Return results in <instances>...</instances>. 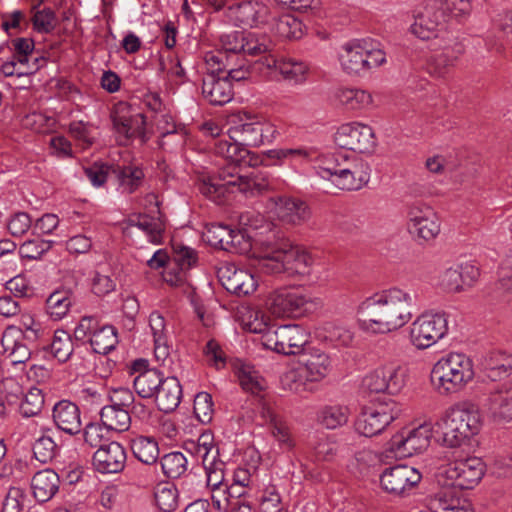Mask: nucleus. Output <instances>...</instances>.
<instances>
[{"label":"nucleus","mask_w":512,"mask_h":512,"mask_svg":"<svg viewBox=\"0 0 512 512\" xmlns=\"http://www.w3.org/2000/svg\"><path fill=\"white\" fill-rule=\"evenodd\" d=\"M131 225L142 231L148 242L159 245L163 242L165 225L160 218L139 215L130 220Z\"/></svg>","instance_id":"obj_45"},{"label":"nucleus","mask_w":512,"mask_h":512,"mask_svg":"<svg viewBox=\"0 0 512 512\" xmlns=\"http://www.w3.org/2000/svg\"><path fill=\"white\" fill-rule=\"evenodd\" d=\"M218 275L223 287L238 296L252 294L258 287V281L251 272L234 265L222 267Z\"/></svg>","instance_id":"obj_26"},{"label":"nucleus","mask_w":512,"mask_h":512,"mask_svg":"<svg viewBox=\"0 0 512 512\" xmlns=\"http://www.w3.org/2000/svg\"><path fill=\"white\" fill-rule=\"evenodd\" d=\"M100 419L102 425L108 430L123 432L129 429L131 424V416L129 410L106 405L100 411Z\"/></svg>","instance_id":"obj_41"},{"label":"nucleus","mask_w":512,"mask_h":512,"mask_svg":"<svg viewBox=\"0 0 512 512\" xmlns=\"http://www.w3.org/2000/svg\"><path fill=\"white\" fill-rule=\"evenodd\" d=\"M182 387L176 377H166L157 394L153 397L159 410L169 413L180 404Z\"/></svg>","instance_id":"obj_38"},{"label":"nucleus","mask_w":512,"mask_h":512,"mask_svg":"<svg viewBox=\"0 0 512 512\" xmlns=\"http://www.w3.org/2000/svg\"><path fill=\"white\" fill-rule=\"evenodd\" d=\"M483 369L487 378L498 381L512 374V355L493 352L483 361Z\"/></svg>","instance_id":"obj_39"},{"label":"nucleus","mask_w":512,"mask_h":512,"mask_svg":"<svg viewBox=\"0 0 512 512\" xmlns=\"http://www.w3.org/2000/svg\"><path fill=\"white\" fill-rule=\"evenodd\" d=\"M118 190L121 193H133L143 183L144 172L141 167L137 165L118 166L115 169Z\"/></svg>","instance_id":"obj_43"},{"label":"nucleus","mask_w":512,"mask_h":512,"mask_svg":"<svg viewBox=\"0 0 512 512\" xmlns=\"http://www.w3.org/2000/svg\"><path fill=\"white\" fill-rule=\"evenodd\" d=\"M431 512H473L470 505L456 496L455 491L446 487L429 499Z\"/></svg>","instance_id":"obj_37"},{"label":"nucleus","mask_w":512,"mask_h":512,"mask_svg":"<svg viewBox=\"0 0 512 512\" xmlns=\"http://www.w3.org/2000/svg\"><path fill=\"white\" fill-rule=\"evenodd\" d=\"M215 153L228 164L227 168L219 170L216 176L203 177L199 190L212 201L218 202L226 193L236 191L245 196H256L270 187L266 173L253 170L249 174H241L239 166L252 165L250 150L242 141H233L229 137L215 143Z\"/></svg>","instance_id":"obj_1"},{"label":"nucleus","mask_w":512,"mask_h":512,"mask_svg":"<svg viewBox=\"0 0 512 512\" xmlns=\"http://www.w3.org/2000/svg\"><path fill=\"white\" fill-rule=\"evenodd\" d=\"M178 491L187 499H201L200 497L206 492L204 477L197 472L186 474L179 483Z\"/></svg>","instance_id":"obj_53"},{"label":"nucleus","mask_w":512,"mask_h":512,"mask_svg":"<svg viewBox=\"0 0 512 512\" xmlns=\"http://www.w3.org/2000/svg\"><path fill=\"white\" fill-rule=\"evenodd\" d=\"M407 218L409 232L420 239L433 240L440 233L439 218L427 204L413 203L408 209Z\"/></svg>","instance_id":"obj_21"},{"label":"nucleus","mask_w":512,"mask_h":512,"mask_svg":"<svg viewBox=\"0 0 512 512\" xmlns=\"http://www.w3.org/2000/svg\"><path fill=\"white\" fill-rule=\"evenodd\" d=\"M228 134L231 140L242 141L246 147H258L272 143L278 130L267 118L245 114L244 118L229 127Z\"/></svg>","instance_id":"obj_12"},{"label":"nucleus","mask_w":512,"mask_h":512,"mask_svg":"<svg viewBox=\"0 0 512 512\" xmlns=\"http://www.w3.org/2000/svg\"><path fill=\"white\" fill-rule=\"evenodd\" d=\"M4 386L7 392V402L17 404L23 417H33L41 412L44 405V396L41 389L32 386L24 392L19 383L13 378L6 379Z\"/></svg>","instance_id":"obj_22"},{"label":"nucleus","mask_w":512,"mask_h":512,"mask_svg":"<svg viewBox=\"0 0 512 512\" xmlns=\"http://www.w3.org/2000/svg\"><path fill=\"white\" fill-rule=\"evenodd\" d=\"M334 142L340 148L366 153L374 148L375 135L369 125L359 122L346 123L337 129Z\"/></svg>","instance_id":"obj_19"},{"label":"nucleus","mask_w":512,"mask_h":512,"mask_svg":"<svg viewBox=\"0 0 512 512\" xmlns=\"http://www.w3.org/2000/svg\"><path fill=\"white\" fill-rule=\"evenodd\" d=\"M482 407L496 423L512 421V381L491 387L482 399Z\"/></svg>","instance_id":"obj_18"},{"label":"nucleus","mask_w":512,"mask_h":512,"mask_svg":"<svg viewBox=\"0 0 512 512\" xmlns=\"http://www.w3.org/2000/svg\"><path fill=\"white\" fill-rule=\"evenodd\" d=\"M236 374L244 390L259 394L267 388V381L252 365L241 363L236 367Z\"/></svg>","instance_id":"obj_42"},{"label":"nucleus","mask_w":512,"mask_h":512,"mask_svg":"<svg viewBox=\"0 0 512 512\" xmlns=\"http://www.w3.org/2000/svg\"><path fill=\"white\" fill-rule=\"evenodd\" d=\"M69 131L81 149L89 148L96 139L94 128L82 121L72 122Z\"/></svg>","instance_id":"obj_62"},{"label":"nucleus","mask_w":512,"mask_h":512,"mask_svg":"<svg viewBox=\"0 0 512 512\" xmlns=\"http://www.w3.org/2000/svg\"><path fill=\"white\" fill-rule=\"evenodd\" d=\"M485 464L478 457L453 459L437 472L438 482L445 487L471 489L484 476Z\"/></svg>","instance_id":"obj_10"},{"label":"nucleus","mask_w":512,"mask_h":512,"mask_svg":"<svg viewBox=\"0 0 512 512\" xmlns=\"http://www.w3.org/2000/svg\"><path fill=\"white\" fill-rule=\"evenodd\" d=\"M422 478L418 469L399 464L386 468L380 476V484L383 490L390 494L402 495L416 486Z\"/></svg>","instance_id":"obj_24"},{"label":"nucleus","mask_w":512,"mask_h":512,"mask_svg":"<svg viewBox=\"0 0 512 512\" xmlns=\"http://www.w3.org/2000/svg\"><path fill=\"white\" fill-rule=\"evenodd\" d=\"M131 450L134 456L144 464L153 465L159 458V447L151 436H137L131 440Z\"/></svg>","instance_id":"obj_44"},{"label":"nucleus","mask_w":512,"mask_h":512,"mask_svg":"<svg viewBox=\"0 0 512 512\" xmlns=\"http://www.w3.org/2000/svg\"><path fill=\"white\" fill-rule=\"evenodd\" d=\"M126 451L115 441L101 444L94 452L92 465L102 474H115L121 472L126 464Z\"/></svg>","instance_id":"obj_25"},{"label":"nucleus","mask_w":512,"mask_h":512,"mask_svg":"<svg viewBox=\"0 0 512 512\" xmlns=\"http://www.w3.org/2000/svg\"><path fill=\"white\" fill-rule=\"evenodd\" d=\"M270 205L279 219L290 224H301L307 221L310 216L308 206L302 200L296 198H271Z\"/></svg>","instance_id":"obj_31"},{"label":"nucleus","mask_w":512,"mask_h":512,"mask_svg":"<svg viewBox=\"0 0 512 512\" xmlns=\"http://www.w3.org/2000/svg\"><path fill=\"white\" fill-rule=\"evenodd\" d=\"M185 450L202 461L206 489L228 484L225 480V463L218 459V449L211 432H203L196 441L186 442Z\"/></svg>","instance_id":"obj_9"},{"label":"nucleus","mask_w":512,"mask_h":512,"mask_svg":"<svg viewBox=\"0 0 512 512\" xmlns=\"http://www.w3.org/2000/svg\"><path fill=\"white\" fill-rule=\"evenodd\" d=\"M146 361L138 360L133 365V370L138 372L133 380L136 393L143 399H150L157 394L166 377L157 369H146Z\"/></svg>","instance_id":"obj_29"},{"label":"nucleus","mask_w":512,"mask_h":512,"mask_svg":"<svg viewBox=\"0 0 512 512\" xmlns=\"http://www.w3.org/2000/svg\"><path fill=\"white\" fill-rule=\"evenodd\" d=\"M313 259L307 250L288 240L276 244H266L255 255L253 266L265 274L288 276H308Z\"/></svg>","instance_id":"obj_3"},{"label":"nucleus","mask_w":512,"mask_h":512,"mask_svg":"<svg viewBox=\"0 0 512 512\" xmlns=\"http://www.w3.org/2000/svg\"><path fill=\"white\" fill-rule=\"evenodd\" d=\"M415 301L409 291L390 287L364 298L356 307L363 330L387 334L404 327L413 317Z\"/></svg>","instance_id":"obj_2"},{"label":"nucleus","mask_w":512,"mask_h":512,"mask_svg":"<svg viewBox=\"0 0 512 512\" xmlns=\"http://www.w3.org/2000/svg\"><path fill=\"white\" fill-rule=\"evenodd\" d=\"M271 10L262 0H247L229 8L228 16L236 26L261 27L270 23Z\"/></svg>","instance_id":"obj_23"},{"label":"nucleus","mask_w":512,"mask_h":512,"mask_svg":"<svg viewBox=\"0 0 512 512\" xmlns=\"http://www.w3.org/2000/svg\"><path fill=\"white\" fill-rule=\"evenodd\" d=\"M160 465L168 478H179L186 472L188 461L182 452L175 451L165 454L160 460Z\"/></svg>","instance_id":"obj_57"},{"label":"nucleus","mask_w":512,"mask_h":512,"mask_svg":"<svg viewBox=\"0 0 512 512\" xmlns=\"http://www.w3.org/2000/svg\"><path fill=\"white\" fill-rule=\"evenodd\" d=\"M448 331L449 320L445 312H425L411 323L409 340L416 349L425 350L445 338Z\"/></svg>","instance_id":"obj_11"},{"label":"nucleus","mask_w":512,"mask_h":512,"mask_svg":"<svg viewBox=\"0 0 512 512\" xmlns=\"http://www.w3.org/2000/svg\"><path fill=\"white\" fill-rule=\"evenodd\" d=\"M118 343V336L115 327L106 325L102 326L92 334L90 339V346L93 352L97 354L106 355L115 349Z\"/></svg>","instance_id":"obj_48"},{"label":"nucleus","mask_w":512,"mask_h":512,"mask_svg":"<svg viewBox=\"0 0 512 512\" xmlns=\"http://www.w3.org/2000/svg\"><path fill=\"white\" fill-rule=\"evenodd\" d=\"M314 169L324 180L341 190H359L369 181V172L363 166L351 167L348 156L342 152L318 154L316 152Z\"/></svg>","instance_id":"obj_6"},{"label":"nucleus","mask_w":512,"mask_h":512,"mask_svg":"<svg viewBox=\"0 0 512 512\" xmlns=\"http://www.w3.org/2000/svg\"><path fill=\"white\" fill-rule=\"evenodd\" d=\"M402 412V406L393 400L364 408L357 417L355 430L366 437L378 435L398 419Z\"/></svg>","instance_id":"obj_16"},{"label":"nucleus","mask_w":512,"mask_h":512,"mask_svg":"<svg viewBox=\"0 0 512 512\" xmlns=\"http://www.w3.org/2000/svg\"><path fill=\"white\" fill-rule=\"evenodd\" d=\"M243 50L248 55L256 56L272 51L273 42L265 34L255 32H244Z\"/></svg>","instance_id":"obj_55"},{"label":"nucleus","mask_w":512,"mask_h":512,"mask_svg":"<svg viewBox=\"0 0 512 512\" xmlns=\"http://www.w3.org/2000/svg\"><path fill=\"white\" fill-rule=\"evenodd\" d=\"M332 368L330 355L319 348H312L283 372L281 386L297 394L310 391L312 385L326 378Z\"/></svg>","instance_id":"obj_4"},{"label":"nucleus","mask_w":512,"mask_h":512,"mask_svg":"<svg viewBox=\"0 0 512 512\" xmlns=\"http://www.w3.org/2000/svg\"><path fill=\"white\" fill-rule=\"evenodd\" d=\"M231 228L222 224L207 226L203 232V240L209 245L225 250Z\"/></svg>","instance_id":"obj_61"},{"label":"nucleus","mask_w":512,"mask_h":512,"mask_svg":"<svg viewBox=\"0 0 512 512\" xmlns=\"http://www.w3.org/2000/svg\"><path fill=\"white\" fill-rule=\"evenodd\" d=\"M1 72L6 77H21L32 73V67L29 65V58L13 52L10 59L2 61Z\"/></svg>","instance_id":"obj_60"},{"label":"nucleus","mask_w":512,"mask_h":512,"mask_svg":"<svg viewBox=\"0 0 512 512\" xmlns=\"http://www.w3.org/2000/svg\"><path fill=\"white\" fill-rule=\"evenodd\" d=\"M203 97L212 105H224L233 98V88L224 72H209L202 81Z\"/></svg>","instance_id":"obj_28"},{"label":"nucleus","mask_w":512,"mask_h":512,"mask_svg":"<svg viewBox=\"0 0 512 512\" xmlns=\"http://www.w3.org/2000/svg\"><path fill=\"white\" fill-rule=\"evenodd\" d=\"M30 344L32 343L22 338L21 332L15 325L8 326L2 334V352L12 365H22L30 360Z\"/></svg>","instance_id":"obj_27"},{"label":"nucleus","mask_w":512,"mask_h":512,"mask_svg":"<svg viewBox=\"0 0 512 512\" xmlns=\"http://www.w3.org/2000/svg\"><path fill=\"white\" fill-rule=\"evenodd\" d=\"M282 421L276 412L274 411L273 406L266 400L260 399L254 416V422L258 426L268 427L271 429L275 424H278Z\"/></svg>","instance_id":"obj_63"},{"label":"nucleus","mask_w":512,"mask_h":512,"mask_svg":"<svg viewBox=\"0 0 512 512\" xmlns=\"http://www.w3.org/2000/svg\"><path fill=\"white\" fill-rule=\"evenodd\" d=\"M385 393L396 395L402 391L406 384V369L400 365L389 364L383 366Z\"/></svg>","instance_id":"obj_54"},{"label":"nucleus","mask_w":512,"mask_h":512,"mask_svg":"<svg viewBox=\"0 0 512 512\" xmlns=\"http://www.w3.org/2000/svg\"><path fill=\"white\" fill-rule=\"evenodd\" d=\"M274 444L278 446L281 452H289L295 446V440L290 432L289 427L280 421L270 429Z\"/></svg>","instance_id":"obj_64"},{"label":"nucleus","mask_w":512,"mask_h":512,"mask_svg":"<svg viewBox=\"0 0 512 512\" xmlns=\"http://www.w3.org/2000/svg\"><path fill=\"white\" fill-rule=\"evenodd\" d=\"M72 306L68 291H55L46 300V312L54 321L62 320Z\"/></svg>","instance_id":"obj_51"},{"label":"nucleus","mask_w":512,"mask_h":512,"mask_svg":"<svg viewBox=\"0 0 512 512\" xmlns=\"http://www.w3.org/2000/svg\"><path fill=\"white\" fill-rule=\"evenodd\" d=\"M178 488L172 483H159L154 491L157 507L163 512H172L178 506Z\"/></svg>","instance_id":"obj_52"},{"label":"nucleus","mask_w":512,"mask_h":512,"mask_svg":"<svg viewBox=\"0 0 512 512\" xmlns=\"http://www.w3.org/2000/svg\"><path fill=\"white\" fill-rule=\"evenodd\" d=\"M155 123L157 130L160 132L161 141L160 146L165 148L167 145L166 138L173 136L175 138V145L182 147L185 142V134L183 129H178L173 117L166 112H162L155 116Z\"/></svg>","instance_id":"obj_47"},{"label":"nucleus","mask_w":512,"mask_h":512,"mask_svg":"<svg viewBox=\"0 0 512 512\" xmlns=\"http://www.w3.org/2000/svg\"><path fill=\"white\" fill-rule=\"evenodd\" d=\"M316 337L334 347H348L352 344L354 333L352 330L337 322H326L316 329Z\"/></svg>","instance_id":"obj_34"},{"label":"nucleus","mask_w":512,"mask_h":512,"mask_svg":"<svg viewBox=\"0 0 512 512\" xmlns=\"http://www.w3.org/2000/svg\"><path fill=\"white\" fill-rule=\"evenodd\" d=\"M53 421L56 426L70 435L81 431V418L78 406L68 400L57 402L52 411Z\"/></svg>","instance_id":"obj_32"},{"label":"nucleus","mask_w":512,"mask_h":512,"mask_svg":"<svg viewBox=\"0 0 512 512\" xmlns=\"http://www.w3.org/2000/svg\"><path fill=\"white\" fill-rule=\"evenodd\" d=\"M496 221L502 232L512 240V214L506 217H498ZM496 288L502 294L512 295V246L508 249L500 264Z\"/></svg>","instance_id":"obj_33"},{"label":"nucleus","mask_w":512,"mask_h":512,"mask_svg":"<svg viewBox=\"0 0 512 512\" xmlns=\"http://www.w3.org/2000/svg\"><path fill=\"white\" fill-rule=\"evenodd\" d=\"M271 29L286 39H299L304 34L302 22L292 14H283L274 19Z\"/></svg>","instance_id":"obj_49"},{"label":"nucleus","mask_w":512,"mask_h":512,"mask_svg":"<svg viewBox=\"0 0 512 512\" xmlns=\"http://www.w3.org/2000/svg\"><path fill=\"white\" fill-rule=\"evenodd\" d=\"M472 359L459 352L442 356L431 371V381L440 394H453L463 390L474 378Z\"/></svg>","instance_id":"obj_7"},{"label":"nucleus","mask_w":512,"mask_h":512,"mask_svg":"<svg viewBox=\"0 0 512 512\" xmlns=\"http://www.w3.org/2000/svg\"><path fill=\"white\" fill-rule=\"evenodd\" d=\"M268 71H278L284 80L292 84H302L306 80L308 66L302 62L292 58L277 59L274 55L269 54L261 61Z\"/></svg>","instance_id":"obj_30"},{"label":"nucleus","mask_w":512,"mask_h":512,"mask_svg":"<svg viewBox=\"0 0 512 512\" xmlns=\"http://www.w3.org/2000/svg\"><path fill=\"white\" fill-rule=\"evenodd\" d=\"M237 319L246 331L263 334V336L269 332L270 316L259 308L242 306L237 311Z\"/></svg>","instance_id":"obj_36"},{"label":"nucleus","mask_w":512,"mask_h":512,"mask_svg":"<svg viewBox=\"0 0 512 512\" xmlns=\"http://www.w3.org/2000/svg\"><path fill=\"white\" fill-rule=\"evenodd\" d=\"M59 475L51 469L38 471L31 480V489L38 502L49 501L59 489Z\"/></svg>","instance_id":"obj_35"},{"label":"nucleus","mask_w":512,"mask_h":512,"mask_svg":"<svg viewBox=\"0 0 512 512\" xmlns=\"http://www.w3.org/2000/svg\"><path fill=\"white\" fill-rule=\"evenodd\" d=\"M315 301L308 294L292 289H277L265 301V309L274 318H290L302 315Z\"/></svg>","instance_id":"obj_17"},{"label":"nucleus","mask_w":512,"mask_h":512,"mask_svg":"<svg viewBox=\"0 0 512 512\" xmlns=\"http://www.w3.org/2000/svg\"><path fill=\"white\" fill-rule=\"evenodd\" d=\"M51 354L59 361L66 362L74 351L73 341L69 333L63 330H57L54 333L50 345Z\"/></svg>","instance_id":"obj_58"},{"label":"nucleus","mask_w":512,"mask_h":512,"mask_svg":"<svg viewBox=\"0 0 512 512\" xmlns=\"http://www.w3.org/2000/svg\"><path fill=\"white\" fill-rule=\"evenodd\" d=\"M337 100L349 110H363L372 106V95L362 89L342 88L337 92Z\"/></svg>","instance_id":"obj_46"},{"label":"nucleus","mask_w":512,"mask_h":512,"mask_svg":"<svg viewBox=\"0 0 512 512\" xmlns=\"http://www.w3.org/2000/svg\"><path fill=\"white\" fill-rule=\"evenodd\" d=\"M338 57L342 69L347 74L357 76H364L387 62L381 44L371 38L354 39L345 43Z\"/></svg>","instance_id":"obj_8"},{"label":"nucleus","mask_w":512,"mask_h":512,"mask_svg":"<svg viewBox=\"0 0 512 512\" xmlns=\"http://www.w3.org/2000/svg\"><path fill=\"white\" fill-rule=\"evenodd\" d=\"M258 503L260 512L283 511L282 497L274 484H268L259 491Z\"/></svg>","instance_id":"obj_56"},{"label":"nucleus","mask_w":512,"mask_h":512,"mask_svg":"<svg viewBox=\"0 0 512 512\" xmlns=\"http://www.w3.org/2000/svg\"><path fill=\"white\" fill-rule=\"evenodd\" d=\"M111 119L119 144L128 145L133 139L137 138L142 143L147 140L145 117L131 104L124 101L114 104Z\"/></svg>","instance_id":"obj_13"},{"label":"nucleus","mask_w":512,"mask_h":512,"mask_svg":"<svg viewBox=\"0 0 512 512\" xmlns=\"http://www.w3.org/2000/svg\"><path fill=\"white\" fill-rule=\"evenodd\" d=\"M349 418V410L342 405L324 406L318 411V422L327 429H336L345 425Z\"/></svg>","instance_id":"obj_50"},{"label":"nucleus","mask_w":512,"mask_h":512,"mask_svg":"<svg viewBox=\"0 0 512 512\" xmlns=\"http://www.w3.org/2000/svg\"><path fill=\"white\" fill-rule=\"evenodd\" d=\"M435 426L445 446L458 448L480 432L482 417L479 409L473 405L456 406L448 410Z\"/></svg>","instance_id":"obj_5"},{"label":"nucleus","mask_w":512,"mask_h":512,"mask_svg":"<svg viewBox=\"0 0 512 512\" xmlns=\"http://www.w3.org/2000/svg\"><path fill=\"white\" fill-rule=\"evenodd\" d=\"M57 451L58 445L48 433L39 436L33 445L34 456L41 463L51 461L56 456Z\"/></svg>","instance_id":"obj_59"},{"label":"nucleus","mask_w":512,"mask_h":512,"mask_svg":"<svg viewBox=\"0 0 512 512\" xmlns=\"http://www.w3.org/2000/svg\"><path fill=\"white\" fill-rule=\"evenodd\" d=\"M309 342L310 333L299 324L280 325L262 337L264 347L284 355L302 353Z\"/></svg>","instance_id":"obj_15"},{"label":"nucleus","mask_w":512,"mask_h":512,"mask_svg":"<svg viewBox=\"0 0 512 512\" xmlns=\"http://www.w3.org/2000/svg\"><path fill=\"white\" fill-rule=\"evenodd\" d=\"M446 21L444 11H440L437 1H429L416 11L414 22L409 31L421 40H431L439 37V32Z\"/></svg>","instance_id":"obj_20"},{"label":"nucleus","mask_w":512,"mask_h":512,"mask_svg":"<svg viewBox=\"0 0 512 512\" xmlns=\"http://www.w3.org/2000/svg\"><path fill=\"white\" fill-rule=\"evenodd\" d=\"M440 48V51H436L428 59V71L437 77L443 76L450 67L454 66L462 51L459 46L452 48L447 44L440 46Z\"/></svg>","instance_id":"obj_40"},{"label":"nucleus","mask_w":512,"mask_h":512,"mask_svg":"<svg viewBox=\"0 0 512 512\" xmlns=\"http://www.w3.org/2000/svg\"><path fill=\"white\" fill-rule=\"evenodd\" d=\"M433 425L423 423L411 429H403L394 434L386 446V456L405 458L425 451L431 442Z\"/></svg>","instance_id":"obj_14"}]
</instances>
